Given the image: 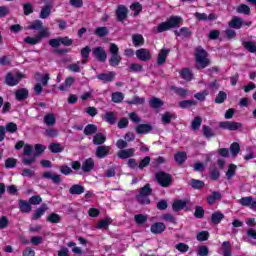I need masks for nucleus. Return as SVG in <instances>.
<instances>
[{
    "label": "nucleus",
    "mask_w": 256,
    "mask_h": 256,
    "mask_svg": "<svg viewBox=\"0 0 256 256\" xmlns=\"http://www.w3.org/2000/svg\"><path fill=\"white\" fill-rule=\"evenodd\" d=\"M183 22V18L179 16H172L166 22L160 23L158 26L153 28L154 33H163L165 31H169V29H173L175 27H179Z\"/></svg>",
    "instance_id": "obj_1"
},
{
    "label": "nucleus",
    "mask_w": 256,
    "mask_h": 256,
    "mask_svg": "<svg viewBox=\"0 0 256 256\" xmlns=\"http://www.w3.org/2000/svg\"><path fill=\"white\" fill-rule=\"evenodd\" d=\"M195 61L197 69H205V67H209V64L211 63L209 60V54H207V52L201 47L196 48Z\"/></svg>",
    "instance_id": "obj_2"
},
{
    "label": "nucleus",
    "mask_w": 256,
    "mask_h": 256,
    "mask_svg": "<svg viewBox=\"0 0 256 256\" xmlns=\"http://www.w3.org/2000/svg\"><path fill=\"white\" fill-rule=\"evenodd\" d=\"M49 35H51V33L49 32V29L44 28V29H41L39 34L36 35L35 37L28 36L24 38V43H27L28 45H37L43 39L49 37Z\"/></svg>",
    "instance_id": "obj_3"
},
{
    "label": "nucleus",
    "mask_w": 256,
    "mask_h": 256,
    "mask_svg": "<svg viewBox=\"0 0 256 256\" xmlns=\"http://www.w3.org/2000/svg\"><path fill=\"white\" fill-rule=\"evenodd\" d=\"M24 75L20 72H17L15 74L8 73L5 78L6 85H9L10 87H14V85H17L19 81L24 79Z\"/></svg>",
    "instance_id": "obj_4"
},
{
    "label": "nucleus",
    "mask_w": 256,
    "mask_h": 256,
    "mask_svg": "<svg viewBox=\"0 0 256 256\" xmlns=\"http://www.w3.org/2000/svg\"><path fill=\"white\" fill-rule=\"evenodd\" d=\"M238 203L242 205V207H248V209L256 211V199L251 196L242 197L238 200Z\"/></svg>",
    "instance_id": "obj_5"
},
{
    "label": "nucleus",
    "mask_w": 256,
    "mask_h": 256,
    "mask_svg": "<svg viewBox=\"0 0 256 256\" xmlns=\"http://www.w3.org/2000/svg\"><path fill=\"white\" fill-rule=\"evenodd\" d=\"M147 195H151V188L149 187V184H147L140 190L138 201L143 205H149V198L147 197Z\"/></svg>",
    "instance_id": "obj_6"
},
{
    "label": "nucleus",
    "mask_w": 256,
    "mask_h": 256,
    "mask_svg": "<svg viewBox=\"0 0 256 256\" xmlns=\"http://www.w3.org/2000/svg\"><path fill=\"white\" fill-rule=\"evenodd\" d=\"M156 179L162 187H169L171 185V175L165 172H159L156 175Z\"/></svg>",
    "instance_id": "obj_7"
},
{
    "label": "nucleus",
    "mask_w": 256,
    "mask_h": 256,
    "mask_svg": "<svg viewBox=\"0 0 256 256\" xmlns=\"http://www.w3.org/2000/svg\"><path fill=\"white\" fill-rule=\"evenodd\" d=\"M220 127L222 129H227L228 131H237V129H241L243 124L232 121L220 122Z\"/></svg>",
    "instance_id": "obj_8"
},
{
    "label": "nucleus",
    "mask_w": 256,
    "mask_h": 256,
    "mask_svg": "<svg viewBox=\"0 0 256 256\" xmlns=\"http://www.w3.org/2000/svg\"><path fill=\"white\" fill-rule=\"evenodd\" d=\"M243 25H247L248 27L251 25V22H243V19L239 17H234L230 22H229V27H232V29H241Z\"/></svg>",
    "instance_id": "obj_9"
},
{
    "label": "nucleus",
    "mask_w": 256,
    "mask_h": 256,
    "mask_svg": "<svg viewBox=\"0 0 256 256\" xmlns=\"http://www.w3.org/2000/svg\"><path fill=\"white\" fill-rule=\"evenodd\" d=\"M136 57L140 61H149L151 59V51H149V49L141 48L136 51Z\"/></svg>",
    "instance_id": "obj_10"
},
{
    "label": "nucleus",
    "mask_w": 256,
    "mask_h": 256,
    "mask_svg": "<svg viewBox=\"0 0 256 256\" xmlns=\"http://www.w3.org/2000/svg\"><path fill=\"white\" fill-rule=\"evenodd\" d=\"M92 53L94 56H96L98 61H102V62L107 61V52H105V49H103L102 47L94 48Z\"/></svg>",
    "instance_id": "obj_11"
},
{
    "label": "nucleus",
    "mask_w": 256,
    "mask_h": 256,
    "mask_svg": "<svg viewBox=\"0 0 256 256\" xmlns=\"http://www.w3.org/2000/svg\"><path fill=\"white\" fill-rule=\"evenodd\" d=\"M165 229H167V226H165V224H163L161 222H156V223L152 224L150 231L154 235H159V234L163 233V231H165Z\"/></svg>",
    "instance_id": "obj_12"
},
{
    "label": "nucleus",
    "mask_w": 256,
    "mask_h": 256,
    "mask_svg": "<svg viewBox=\"0 0 256 256\" xmlns=\"http://www.w3.org/2000/svg\"><path fill=\"white\" fill-rule=\"evenodd\" d=\"M135 155V148L123 149L118 151L117 156L119 159H129Z\"/></svg>",
    "instance_id": "obj_13"
},
{
    "label": "nucleus",
    "mask_w": 256,
    "mask_h": 256,
    "mask_svg": "<svg viewBox=\"0 0 256 256\" xmlns=\"http://www.w3.org/2000/svg\"><path fill=\"white\" fill-rule=\"evenodd\" d=\"M109 151H111L109 146H99L96 149V157H98V159H103L104 157H107Z\"/></svg>",
    "instance_id": "obj_14"
},
{
    "label": "nucleus",
    "mask_w": 256,
    "mask_h": 256,
    "mask_svg": "<svg viewBox=\"0 0 256 256\" xmlns=\"http://www.w3.org/2000/svg\"><path fill=\"white\" fill-rule=\"evenodd\" d=\"M93 167H95V161L93 158H88L82 164V171L89 173V171H93Z\"/></svg>",
    "instance_id": "obj_15"
},
{
    "label": "nucleus",
    "mask_w": 256,
    "mask_h": 256,
    "mask_svg": "<svg viewBox=\"0 0 256 256\" xmlns=\"http://www.w3.org/2000/svg\"><path fill=\"white\" fill-rule=\"evenodd\" d=\"M75 83V78L67 77L62 85L59 86L60 91H68Z\"/></svg>",
    "instance_id": "obj_16"
},
{
    "label": "nucleus",
    "mask_w": 256,
    "mask_h": 256,
    "mask_svg": "<svg viewBox=\"0 0 256 256\" xmlns=\"http://www.w3.org/2000/svg\"><path fill=\"white\" fill-rule=\"evenodd\" d=\"M97 79L104 81V83L111 82L113 79H115V72L98 74Z\"/></svg>",
    "instance_id": "obj_17"
},
{
    "label": "nucleus",
    "mask_w": 256,
    "mask_h": 256,
    "mask_svg": "<svg viewBox=\"0 0 256 256\" xmlns=\"http://www.w3.org/2000/svg\"><path fill=\"white\" fill-rule=\"evenodd\" d=\"M44 123L48 127H53L55 123H57V118L55 117V114L49 113L44 116Z\"/></svg>",
    "instance_id": "obj_18"
},
{
    "label": "nucleus",
    "mask_w": 256,
    "mask_h": 256,
    "mask_svg": "<svg viewBox=\"0 0 256 256\" xmlns=\"http://www.w3.org/2000/svg\"><path fill=\"white\" fill-rule=\"evenodd\" d=\"M167 55H169V49L163 48L160 50L157 60L158 65H163L167 61Z\"/></svg>",
    "instance_id": "obj_19"
},
{
    "label": "nucleus",
    "mask_w": 256,
    "mask_h": 256,
    "mask_svg": "<svg viewBox=\"0 0 256 256\" xmlns=\"http://www.w3.org/2000/svg\"><path fill=\"white\" fill-rule=\"evenodd\" d=\"M187 207V200H175L172 204L173 211H181Z\"/></svg>",
    "instance_id": "obj_20"
},
{
    "label": "nucleus",
    "mask_w": 256,
    "mask_h": 256,
    "mask_svg": "<svg viewBox=\"0 0 256 256\" xmlns=\"http://www.w3.org/2000/svg\"><path fill=\"white\" fill-rule=\"evenodd\" d=\"M116 15L118 21H125L127 19V8L125 6H119Z\"/></svg>",
    "instance_id": "obj_21"
},
{
    "label": "nucleus",
    "mask_w": 256,
    "mask_h": 256,
    "mask_svg": "<svg viewBox=\"0 0 256 256\" xmlns=\"http://www.w3.org/2000/svg\"><path fill=\"white\" fill-rule=\"evenodd\" d=\"M153 128L149 124H140L136 127V133L139 135L150 133Z\"/></svg>",
    "instance_id": "obj_22"
},
{
    "label": "nucleus",
    "mask_w": 256,
    "mask_h": 256,
    "mask_svg": "<svg viewBox=\"0 0 256 256\" xmlns=\"http://www.w3.org/2000/svg\"><path fill=\"white\" fill-rule=\"evenodd\" d=\"M42 28H43V22L41 20H34L32 22H29L28 26L26 27V29L28 30H35V31H39Z\"/></svg>",
    "instance_id": "obj_23"
},
{
    "label": "nucleus",
    "mask_w": 256,
    "mask_h": 256,
    "mask_svg": "<svg viewBox=\"0 0 256 256\" xmlns=\"http://www.w3.org/2000/svg\"><path fill=\"white\" fill-rule=\"evenodd\" d=\"M17 101H23L29 97V91L25 88H21L15 93Z\"/></svg>",
    "instance_id": "obj_24"
},
{
    "label": "nucleus",
    "mask_w": 256,
    "mask_h": 256,
    "mask_svg": "<svg viewBox=\"0 0 256 256\" xmlns=\"http://www.w3.org/2000/svg\"><path fill=\"white\" fill-rule=\"evenodd\" d=\"M47 209H48L47 204H43L40 208L36 210V212L32 216V219L34 220L41 219V217L45 215V212L47 211Z\"/></svg>",
    "instance_id": "obj_25"
},
{
    "label": "nucleus",
    "mask_w": 256,
    "mask_h": 256,
    "mask_svg": "<svg viewBox=\"0 0 256 256\" xmlns=\"http://www.w3.org/2000/svg\"><path fill=\"white\" fill-rule=\"evenodd\" d=\"M69 192L71 195H81L82 193H85V187L79 184H75L70 188Z\"/></svg>",
    "instance_id": "obj_26"
},
{
    "label": "nucleus",
    "mask_w": 256,
    "mask_h": 256,
    "mask_svg": "<svg viewBox=\"0 0 256 256\" xmlns=\"http://www.w3.org/2000/svg\"><path fill=\"white\" fill-rule=\"evenodd\" d=\"M44 179H51L53 183H61V177L59 175H55L49 171L43 173Z\"/></svg>",
    "instance_id": "obj_27"
},
{
    "label": "nucleus",
    "mask_w": 256,
    "mask_h": 256,
    "mask_svg": "<svg viewBox=\"0 0 256 256\" xmlns=\"http://www.w3.org/2000/svg\"><path fill=\"white\" fill-rule=\"evenodd\" d=\"M19 205H20V211L22 213H31V203L25 201V200H20L19 201Z\"/></svg>",
    "instance_id": "obj_28"
},
{
    "label": "nucleus",
    "mask_w": 256,
    "mask_h": 256,
    "mask_svg": "<svg viewBox=\"0 0 256 256\" xmlns=\"http://www.w3.org/2000/svg\"><path fill=\"white\" fill-rule=\"evenodd\" d=\"M177 116H175V113L172 112H166L162 115V123L169 124L173 119H176Z\"/></svg>",
    "instance_id": "obj_29"
},
{
    "label": "nucleus",
    "mask_w": 256,
    "mask_h": 256,
    "mask_svg": "<svg viewBox=\"0 0 256 256\" xmlns=\"http://www.w3.org/2000/svg\"><path fill=\"white\" fill-rule=\"evenodd\" d=\"M197 105V101L195 100H184L179 102V107L181 109H189L190 107H195Z\"/></svg>",
    "instance_id": "obj_30"
},
{
    "label": "nucleus",
    "mask_w": 256,
    "mask_h": 256,
    "mask_svg": "<svg viewBox=\"0 0 256 256\" xmlns=\"http://www.w3.org/2000/svg\"><path fill=\"white\" fill-rule=\"evenodd\" d=\"M222 255L223 256H231V242L225 241L222 244Z\"/></svg>",
    "instance_id": "obj_31"
},
{
    "label": "nucleus",
    "mask_w": 256,
    "mask_h": 256,
    "mask_svg": "<svg viewBox=\"0 0 256 256\" xmlns=\"http://www.w3.org/2000/svg\"><path fill=\"white\" fill-rule=\"evenodd\" d=\"M51 3L46 5L44 8L40 11V19H47L49 15H51Z\"/></svg>",
    "instance_id": "obj_32"
},
{
    "label": "nucleus",
    "mask_w": 256,
    "mask_h": 256,
    "mask_svg": "<svg viewBox=\"0 0 256 256\" xmlns=\"http://www.w3.org/2000/svg\"><path fill=\"white\" fill-rule=\"evenodd\" d=\"M133 44L135 47H139L145 43V40L141 34H136L132 37Z\"/></svg>",
    "instance_id": "obj_33"
},
{
    "label": "nucleus",
    "mask_w": 256,
    "mask_h": 256,
    "mask_svg": "<svg viewBox=\"0 0 256 256\" xmlns=\"http://www.w3.org/2000/svg\"><path fill=\"white\" fill-rule=\"evenodd\" d=\"M174 159H175L176 163H178V165H181V164L185 163V161L187 159V154H185V152H178L174 156Z\"/></svg>",
    "instance_id": "obj_34"
},
{
    "label": "nucleus",
    "mask_w": 256,
    "mask_h": 256,
    "mask_svg": "<svg viewBox=\"0 0 256 256\" xmlns=\"http://www.w3.org/2000/svg\"><path fill=\"white\" fill-rule=\"evenodd\" d=\"M110 223H111V218H105L103 220H100L96 225V229H107Z\"/></svg>",
    "instance_id": "obj_35"
},
{
    "label": "nucleus",
    "mask_w": 256,
    "mask_h": 256,
    "mask_svg": "<svg viewBox=\"0 0 256 256\" xmlns=\"http://www.w3.org/2000/svg\"><path fill=\"white\" fill-rule=\"evenodd\" d=\"M105 135L98 133L93 138L94 145H103V143L106 141Z\"/></svg>",
    "instance_id": "obj_36"
},
{
    "label": "nucleus",
    "mask_w": 256,
    "mask_h": 256,
    "mask_svg": "<svg viewBox=\"0 0 256 256\" xmlns=\"http://www.w3.org/2000/svg\"><path fill=\"white\" fill-rule=\"evenodd\" d=\"M163 101L159 98H152L150 99V106L153 109H160V107H163Z\"/></svg>",
    "instance_id": "obj_37"
},
{
    "label": "nucleus",
    "mask_w": 256,
    "mask_h": 256,
    "mask_svg": "<svg viewBox=\"0 0 256 256\" xmlns=\"http://www.w3.org/2000/svg\"><path fill=\"white\" fill-rule=\"evenodd\" d=\"M109 63L111 67H117V65L121 63V56L119 54L112 55L111 58L109 59Z\"/></svg>",
    "instance_id": "obj_38"
},
{
    "label": "nucleus",
    "mask_w": 256,
    "mask_h": 256,
    "mask_svg": "<svg viewBox=\"0 0 256 256\" xmlns=\"http://www.w3.org/2000/svg\"><path fill=\"white\" fill-rule=\"evenodd\" d=\"M182 79H185V81H191L193 79V74L191 73L190 69L184 68L180 73Z\"/></svg>",
    "instance_id": "obj_39"
},
{
    "label": "nucleus",
    "mask_w": 256,
    "mask_h": 256,
    "mask_svg": "<svg viewBox=\"0 0 256 256\" xmlns=\"http://www.w3.org/2000/svg\"><path fill=\"white\" fill-rule=\"evenodd\" d=\"M89 53H91V48L89 46H86L81 50V57H82V63H87V59H89Z\"/></svg>",
    "instance_id": "obj_40"
},
{
    "label": "nucleus",
    "mask_w": 256,
    "mask_h": 256,
    "mask_svg": "<svg viewBox=\"0 0 256 256\" xmlns=\"http://www.w3.org/2000/svg\"><path fill=\"white\" fill-rule=\"evenodd\" d=\"M48 149L51 153H61V151H63V146L58 143H52L49 145Z\"/></svg>",
    "instance_id": "obj_41"
},
{
    "label": "nucleus",
    "mask_w": 256,
    "mask_h": 256,
    "mask_svg": "<svg viewBox=\"0 0 256 256\" xmlns=\"http://www.w3.org/2000/svg\"><path fill=\"white\" fill-rule=\"evenodd\" d=\"M236 171H237V166L235 164H230L226 172L227 179H231L232 177H235Z\"/></svg>",
    "instance_id": "obj_42"
},
{
    "label": "nucleus",
    "mask_w": 256,
    "mask_h": 256,
    "mask_svg": "<svg viewBox=\"0 0 256 256\" xmlns=\"http://www.w3.org/2000/svg\"><path fill=\"white\" fill-rule=\"evenodd\" d=\"M243 47H245L250 53H256V43L254 42H243Z\"/></svg>",
    "instance_id": "obj_43"
},
{
    "label": "nucleus",
    "mask_w": 256,
    "mask_h": 256,
    "mask_svg": "<svg viewBox=\"0 0 256 256\" xmlns=\"http://www.w3.org/2000/svg\"><path fill=\"white\" fill-rule=\"evenodd\" d=\"M223 213L221 212H215L212 214V222L215 223V225H219L221 221L223 220Z\"/></svg>",
    "instance_id": "obj_44"
},
{
    "label": "nucleus",
    "mask_w": 256,
    "mask_h": 256,
    "mask_svg": "<svg viewBox=\"0 0 256 256\" xmlns=\"http://www.w3.org/2000/svg\"><path fill=\"white\" fill-rule=\"evenodd\" d=\"M202 123H203V119H201V117L199 116L195 117L191 124L193 131H197V129L201 127Z\"/></svg>",
    "instance_id": "obj_45"
},
{
    "label": "nucleus",
    "mask_w": 256,
    "mask_h": 256,
    "mask_svg": "<svg viewBox=\"0 0 256 256\" xmlns=\"http://www.w3.org/2000/svg\"><path fill=\"white\" fill-rule=\"evenodd\" d=\"M85 135H93L97 133V126L93 124H88L84 129Z\"/></svg>",
    "instance_id": "obj_46"
},
{
    "label": "nucleus",
    "mask_w": 256,
    "mask_h": 256,
    "mask_svg": "<svg viewBox=\"0 0 256 256\" xmlns=\"http://www.w3.org/2000/svg\"><path fill=\"white\" fill-rule=\"evenodd\" d=\"M123 99H125V95H123V93H121V92H114L112 94L113 103H121V101H123Z\"/></svg>",
    "instance_id": "obj_47"
},
{
    "label": "nucleus",
    "mask_w": 256,
    "mask_h": 256,
    "mask_svg": "<svg viewBox=\"0 0 256 256\" xmlns=\"http://www.w3.org/2000/svg\"><path fill=\"white\" fill-rule=\"evenodd\" d=\"M239 151H241V146H239V143H232L230 146V152L232 153L233 157H236L239 154Z\"/></svg>",
    "instance_id": "obj_48"
},
{
    "label": "nucleus",
    "mask_w": 256,
    "mask_h": 256,
    "mask_svg": "<svg viewBox=\"0 0 256 256\" xmlns=\"http://www.w3.org/2000/svg\"><path fill=\"white\" fill-rule=\"evenodd\" d=\"M127 103L129 105H143L145 103V98L135 96L132 100L127 101Z\"/></svg>",
    "instance_id": "obj_49"
},
{
    "label": "nucleus",
    "mask_w": 256,
    "mask_h": 256,
    "mask_svg": "<svg viewBox=\"0 0 256 256\" xmlns=\"http://www.w3.org/2000/svg\"><path fill=\"white\" fill-rule=\"evenodd\" d=\"M134 220L136 221L137 225H143V223L147 222V215L137 214L134 216Z\"/></svg>",
    "instance_id": "obj_50"
},
{
    "label": "nucleus",
    "mask_w": 256,
    "mask_h": 256,
    "mask_svg": "<svg viewBox=\"0 0 256 256\" xmlns=\"http://www.w3.org/2000/svg\"><path fill=\"white\" fill-rule=\"evenodd\" d=\"M237 13H243L244 15H249L251 13V8L245 4H241L237 8Z\"/></svg>",
    "instance_id": "obj_51"
},
{
    "label": "nucleus",
    "mask_w": 256,
    "mask_h": 256,
    "mask_svg": "<svg viewBox=\"0 0 256 256\" xmlns=\"http://www.w3.org/2000/svg\"><path fill=\"white\" fill-rule=\"evenodd\" d=\"M131 11H134V15L137 16L141 13L143 7L139 4V2H135L130 6Z\"/></svg>",
    "instance_id": "obj_52"
},
{
    "label": "nucleus",
    "mask_w": 256,
    "mask_h": 256,
    "mask_svg": "<svg viewBox=\"0 0 256 256\" xmlns=\"http://www.w3.org/2000/svg\"><path fill=\"white\" fill-rule=\"evenodd\" d=\"M190 185L193 187V189H201L205 186V183L201 180L192 179Z\"/></svg>",
    "instance_id": "obj_53"
},
{
    "label": "nucleus",
    "mask_w": 256,
    "mask_h": 256,
    "mask_svg": "<svg viewBox=\"0 0 256 256\" xmlns=\"http://www.w3.org/2000/svg\"><path fill=\"white\" fill-rule=\"evenodd\" d=\"M47 221H49V223H59L61 221V216H59V214L52 213L47 217Z\"/></svg>",
    "instance_id": "obj_54"
},
{
    "label": "nucleus",
    "mask_w": 256,
    "mask_h": 256,
    "mask_svg": "<svg viewBox=\"0 0 256 256\" xmlns=\"http://www.w3.org/2000/svg\"><path fill=\"white\" fill-rule=\"evenodd\" d=\"M34 149H35L34 157H39V155H41V153H43L45 149H47V147L43 146L42 144H36L34 146Z\"/></svg>",
    "instance_id": "obj_55"
},
{
    "label": "nucleus",
    "mask_w": 256,
    "mask_h": 256,
    "mask_svg": "<svg viewBox=\"0 0 256 256\" xmlns=\"http://www.w3.org/2000/svg\"><path fill=\"white\" fill-rule=\"evenodd\" d=\"M109 33V30L107 29V27H99L95 30V35H97L98 37H105V35H107Z\"/></svg>",
    "instance_id": "obj_56"
},
{
    "label": "nucleus",
    "mask_w": 256,
    "mask_h": 256,
    "mask_svg": "<svg viewBox=\"0 0 256 256\" xmlns=\"http://www.w3.org/2000/svg\"><path fill=\"white\" fill-rule=\"evenodd\" d=\"M104 119L107 123L113 125L115 123V114L113 112L106 113Z\"/></svg>",
    "instance_id": "obj_57"
},
{
    "label": "nucleus",
    "mask_w": 256,
    "mask_h": 256,
    "mask_svg": "<svg viewBox=\"0 0 256 256\" xmlns=\"http://www.w3.org/2000/svg\"><path fill=\"white\" fill-rule=\"evenodd\" d=\"M217 199H221V194L214 192L211 196L208 197L207 201L209 205H213Z\"/></svg>",
    "instance_id": "obj_58"
},
{
    "label": "nucleus",
    "mask_w": 256,
    "mask_h": 256,
    "mask_svg": "<svg viewBox=\"0 0 256 256\" xmlns=\"http://www.w3.org/2000/svg\"><path fill=\"white\" fill-rule=\"evenodd\" d=\"M208 95H209V92L207 90H204L203 92L196 93L194 97L198 101H205V97H207Z\"/></svg>",
    "instance_id": "obj_59"
},
{
    "label": "nucleus",
    "mask_w": 256,
    "mask_h": 256,
    "mask_svg": "<svg viewBox=\"0 0 256 256\" xmlns=\"http://www.w3.org/2000/svg\"><path fill=\"white\" fill-rule=\"evenodd\" d=\"M196 238L198 241H207V239H209V232L202 231L197 234Z\"/></svg>",
    "instance_id": "obj_60"
},
{
    "label": "nucleus",
    "mask_w": 256,
    "mask_h": 256,
    "mask_svg": "<svg viewBox=\"0 0 256 256\" xmlns=\"http://www.w3.org/2000/svg\"><path fill=\"white\" fill-rule=\"evenodd\" d=\"M175 247L178 251H180V253H187V251H189V246L185 243L176 244Z\"/></svg>",
    "instance_id": "obj_61"
},
{
    "label": "nucleus",
    "mask_w": 256,
    "mask_h": 256,
    "mask_svg": "<svg viewBox=\"0 0 256 256\" xmlns=\"http://www.w3.org/2000/svg\"><path fill=\"white\" fill-rule=\"evenodd\" d=\"M67 69H69V71H72V73H79V71H81V66H79V63H74L68 65Z\"/></svg>",
    "instance_id": "obj_62"
},
{
    "label": "nucleus",
    "mask_w": 256,
    "mask_h": 256,
    "mask_svg": "<svg viewBox=\"0 0 256 256\" xmlns=\"http://www.w3.org/2000/svg\"><path fill=\"white\" fill-rule=\"evenodd\" d=\"M41 201H43V199H41L40 196H32L29 199L30 205H39L41 203Z\"/></svg>",
    "instance_id": "obj_63"
},
{
    "label": "nucleus",
    "mask_w": 256,
    "mask_h": 256,
    "mask_svg": "<svg viewBox=\"0 0 256 256\" xmlns=\"http://www.w3.org/2000/svg\"><path fill=\"white\" fill-rule=\"evenodd\" d=\"M203 132L205 137L211 138L215 133H213V130L209 126H203Z\"/></svg>",
    "instance_id": "obj_64"
}]
</instances>
